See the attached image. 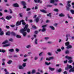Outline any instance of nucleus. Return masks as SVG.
<instances>
[{"label": "nucleus", "instance_id": "b1692460", "mask_svg": "<svg viewBox=\"0 0 74 74\" xmlns=\"http://www.w3.org/2000/svg\"><path fill=\"white\" fill-rule=\"evenodd\" d=\"M70 53V51L68 50H67L65 51L66 54H69Z\"/></svg>", "mask_w": 74, "mask_h": 74}, {"label": "nucleus", "instance_id": "8fccbe9b", "mask_svg": "<svg viewBox=\"0 0 74 74\" xmlns=\"http://www.w3.org/2000/svg\"><path fill=\"white\" fill-rule=\"evenodd\" d=\"M9 10L10 11V13L12 14V10H11V9H9Z\"/></svg>", "mask_w": 74, "mask_h": 74}, {"label": "nucleus", "instance_id": "72a5a7b5", "mask_svg": "<svg viewBox=\"0 0 74 74\" xmlns=\"http://www.w3.org/2000/svg\"><path fill=\"white\" fill-rule=\"evenodd\" d=\"M70 11H71V13H72V14H74V10H71Z\"/></svg>", "mask_w": 74, "mask_h": 74}, {"label": "nucleus", "instance_id": "ddd939ff", "mask_svg": "<svg viewBox=\"0 0 74 74\" xmlns=\"http://www.w3.org/2000/svg\"><path fill=\"white\" fill-rule=\"evenodd\" d=\"M6 34L8 36H10L11 32H10V31H8L6 33Z\"/></svg>", "mask_w": 74, "mask_h": 74}, {"label": "nucleus", "instance_id": "2eb2a0df", "mask_svg": "<svg viewBox=\"0 0 74 74\" xmlns=\"http://www.w3.org/2000/svg\"><path fill=\"white\" fill-rule=\"evenodd\" d=\"M35 21H36V23H38V21H39V18L37 17L35 19Z\"/></svg>", "mask_w": 74, "mask_h": 74}, {"label": "nucleus", "instance_id": "f704fd0d", "mask_svg": "<svg viewBox=\"0 0 74 74\" xmlns=\"http://www.w3.org/2000/svg\"><path fill=\"white\" fill-rule=\"evenodd\" d=\"M10 45L9 44H8V45H4L3 46V47H8Z\"/></svg>", "mask_w": 74, "mask_h": 74}, {"label": "nucleus", "instance_id": "13d9d810", "mask_svg": "<svg viewBox=\"0 0 74 74\" xmlns=\"http://www.w3.org/2000/svg\"><path fill=\"white\" fill-rule=\"evenodd\" d=\"M10 26L12 27H15V25H11Z\"/></svg>", "mask_w": 74, "mask_h": 74}, {"label": "nucleus", "instance_id": "49530a36", "mask_svg": "<svg viewBox=\"0 0 74 74\" xmlns=\"http://www.w3.org/2000/svg\"><path fill=\"white\" fill-rule=\"evenodd\" d=\"M69 63H71L72 62H73V60H70L68 61Z\"/></svg>", "mask_w": 74, "mask_h": 74}, {"label": "nucleus", "instance_id": "37998d69", "mask_svg": "<svg viewBox=\"0 0 74 74\" xmlns=\"http://www.w3.org/2000/svg\"><path fill=\"white\" fill-rule=\"evenodd\" d=\"M35 72L36 71L34 70H33L32 71V74H34V73H35Z\"/></svg>", "mask_w": 74, "mask_h": 74}, {"label": "nucleus", "instance_id": "c756f323", "mask_svg": "<svg viewBox=\"0 0 74 74\" xmlns=\"http://www.w3.org/2000/svg\"><path fill=\"white\" fill-rule=\"evenodd\" d=\"M68 36H70V35H66V41H68V40H69V38H68Z\"/></svg>", "mask_w": 74, "mask_h": 74}, {"label": "nucleus", "instance_id": "de8ad7c7", "mask_svg": "<svg viewBox=\"0 0 74 74\" xmlns=\"http://www.w3.org/2000/svg\"><path fill=\"white\" fill-rule=\"evenodd\" d=\"M47 7H52V5H47Z\"/></svg>", "mask_w": 74, "mask_h": 74}, {"label": "nucleus", "instance_id": "6ab92c4d", "mask_svg": "<svg viewBox=\"0 0 74 74\" xmlns=\"http://www.w3.org/2000/svg\"><path fill=\"white\" fill-rule=\"evenodd\" d=\"M4 71L5 72V74H9V72L7 71V70L6 69H4Z\"/></svg>", "mask_w": 74, "mask_h": 74}, {"label": "nucleus", "instance_id": "bf43d9fd", "mask_svg": "<svg viewBox=\"0 0 74 74\" xmlns=\"http://www.w3.org/2000/svg\"><path fill=\"white\" fill-rule=\"evenodd\" d=\"M30 45H28L26 46L27 48H30Z\"/></svg>", "mask_w": 74, "mask_h": 74}, {"label": "nucleus", "instance_id": "aec40b11", "mask_svg": "<svg viewBox=\"0 0 74 74\" xmlns=\"http://www.w3.org/2000/svg\"><path fill=\"white\" fill-rule=\"evenodd\" d=\"M51 14L52 13H49L48 14H47V16H49L50 17H51Z\"/></svg>", "mask_w": 74, "mask_h": 74}, {"label": "nucleus", "instance_id": "cd10ccee", "mask_svg": "<svg viewBox=\"0 0 74 74\" xmlns=\"http://www.w3.org/2000/svg\"><path fill=\"white\" fill-rule=\"evenodd\" d=\"M67 66L69 69H71V68H72V66H71V65H68Z\"/></svg>", "mask_w": 74, "mask_h": 74}, {"label": "nucleus", "instance_id": "052dcab7", "mask_svg": "<svg viewBox=\"0 0 74 74\" xmlns=\"http://www.w3.org/2000/svg\"><path fill=\"white\" fill-rule=\"evenodd\" d=\"M64 63H65L66 64L67 63V60H66L65 61H64Z\"/></svg>", "mask_w": 74, "mask_h": 74}, {"label": "nucleus", "instance_id": "f8f14e48", "mask_svg": "<svg viewBox=\"0 0 74 74\" xmlns=\"http://www.w3.org/2000/svg\"><path fill=\"white\" fill-rule=\"evenodd\" d=\"M40 11L42 12H43V13H47V12L44 10H40Z\"/></svg>", "mask_w": 74, "mask_h": 74}, {"label": "nucleus", "instance_id": "6e6552de", "mask_svg": "<svg viewBox=\"0 0 74 74\" xmlns=\"http://www.w3.org/2000/svg\"><path fill=\"white\" fill-rule=\"evenodd\" d=\"M41 0H34V1L35 3H41L42 1H40Z\"/></svg>", "mask_w": 74, "mask_h": 74}, {"label": "nucleus", "instance_id": "1a4fd4ad", "mask_svg": "<svg viewBox=\"0 0 74 74\" xmlns=\"http://www.w3.org/2000/svg\"><path fill=\"white\" fill-rule=\"evenodd\" d=\"M13 5L15 7H19V5L16 3L14 4Z\"/></svg>", "mask_w": 74, "mask_h": 74}, {"label": "nucleus", "instance_id": "a18cd8bd", "mask_svg": "<svg viewBox=\"0 0 74 74\" xmlns=\"http://www.w3.org/2000/svg\"><path fill=\"white\" fill-rule=\"evenodd\" d=\"M9 41H11V42H12L13 41V39L12 38H10L9 39Z\"/></svg>", "mask_w": 74, "mask_h": 74}, {"label": "nucleus", "instance_id": "7ed1b4c3", "mask_svg": "<svg viewBox=\"0 0 74 74\" xmlns=\"http://www.w3.org/2000/svg\"><path fill=\"white\" fill-rule=\"evenodd\" d=\"M54 59V57H49V58H47L46 60H48L49 61L50 60H53Z\"/></svg>", "mask_w": 74, "mask_h": 74}, {"label": "nucleus", "instance_id": "5fc2aeb1", "mask_svg": "<svg viewBox=\"0 0 74 74\" xmlns=\"http://www.w3.org/2000/svg\"><path fill=\"white\" fill-rule=\"evenodd\" d=\"M16 52H19V49H16Z\"/></svg>", "mask_w": 74, "mask_h": 74}, {"label": "nucleus", "instance_id": "423d86ee", "mask_svg": "<svg viewBox=\"0 0 74 74\" xmlns=\"http://www.w3.org/2000/svg\"><path fill=\"white\" fill-rule=\"evenodd\" d=\"M11 34L13 36H16V34L14 32H12L11 33Z\"/></svg>", "mask_w": 74, "mask_h": 74}, {"label": "nucleus", "instance_id": "6e6d98bb", "mask_svg": "<svg viewBox=\"0 0 74 74\" xmlns=\"http://www.w3.org/2000/svg\"><path fill=\"white\" fill-rule=\"evenodd\" d=\"M38 33V31H35L34 32L35 34H37Z\"/></svg>", "mask_w": 74, "mask_h": 74}, {"label": "nucleus", "instance_id": "c03bdc74", "mask_svg": "<svg viewBox=\"0 0 74 74\" xmlns=\"http://www.w3.org/2000/svg\"><path fill=\"white\" fill-rule=\"evenodd\" d=\"M26 63H23V67H25L26 66Z\"/></svg>", "mask_w": 74, "mask_h": 74}, {"label": "nucleus", "instance_id": "f03ea898", "mask_svg": "<svg viewBox=\"0 0 74 74\" xmlns=\"http://www.w3.org/2000/svg\"><path fill=\"white\" fill-rule=\"evenodd\" d=\"M21 3L24 6L23 7V8H26V3L24 1H22Z\"/></svg>", "mask_w": 74, "mask_h": 74}, {"label": "nucleus", "instance_id": "a211bd4d", "mask_svg": "<svg viewBox=\"0 0 74 74\" xmlns=\"http://www.w3.org/2000/svg\"><path fill=\"white\" fill-rule=\"evenodd\" d=\"M0 52H3V53H4V52H5V50L4 49H0Z\"/></svg>", "mask_w": 74, "mask_h": 74}, {"label": "nucleus", "instance_id": "0eeeda50", "mask_svg": "<svg viewBox=\"0 0 74 74\" xmlns=\"http://www.w3.org/2000/svg\"><path fill=\"white\" fill-rule=\"evenodd\" d=\"M65 58L68 59L69 60H71V59H72V58L71 57H69L67 56H65Z\"/></svg>", "mask_w": 74, "mask_h": 74}, {"label": "nucleus", "instance_id": "58836bf2", "mask_svg": "<svg viewBox=\"0 0 74 74\" xmlns=\"http://www.w3.org/2000/svg\"><path fill=\"white\" fill-rule=\"evenodd\" d=\"M35 43L36 44H37V39H35Z\"/></svg>", "mask_w": 74, "mask_h": 74}, {"label": "nucleus", "instance_id": "ea45409f", "mask_svg": "<svg viewBox=\"0 0 74 74\" xmlns=\"http://www.w3.org/2000/svg\"><path fill=\"white\" fill-rule=\"evenodd\" d=\"M53 11H56V12H58V11H59V10L57 9H54Z\"/></svg>", "mask_w": 74, "mask_h": 74}, {"label": "nucleus", "instance_id": "c9c22d12", "mask_svg": "<svg viewBox=\"0 0 74 74\" xmlns=\"http://www.w3.org/2000/svg\"><path fill=\"white\" fill-rule=\"evenodd\" d=\"M66 10H67V11H70V8H69V7L66 6Z\"/></svg>", "mask_w": 74, "mask_h": 74}, {"label": "nucleus", "instance_id": "2f4dec72", "mask_svg": "<svg viewBox=\"0 0 74 74\" xmlns=\"http://www.w3.org/2000/svg\"><path fill=\"white\" fill-rule=\"evenodd\" d=\"M45 64L46 65H47V66H48V65H49L50 64H51V62H49V63H48L47 62H45Z\"/></svg>", "mask_w": 74, "mask_h": 74}, {"label": "nucleus", "instance_id": "e433bc0d", "mask_svg": "<svg viewBox=\"0 0 74 74\" xmlns=\"http://www.w3.org/2000/svg\"><path fill=\"white\" fill-rule=\"evenodd\" d=\"M16 37L17 38H21V36H20L18 35H17L16 36Z\"/></svg>", "mask_w": 74, "mask_h": 74}, {"label": "nucleus", "instance_id": "69168bd1", "mask_svg": "<svg viewBox=\"0 0 74 74\" xmlns=\"http://www.w3.org/2000/svg\"><path fill=\"white\" fill-rule=\"evenodd\" d=\"M38 59V57H37L36 56L34 58L35 60H37Z\"/></svg>", "mask_w": 74, "mask_h": 74}, {"label": "nucleus", "instance_id": "338daca9", "mask_svg": "<svg viewBox=\"0 0 74 74\" xmlns=\"http://www.w3.org/2000/svg\"><path fill=\"white\" fill-rule=\"evenodd\" d=\"M6 27L7 29H9L10 28V27L6 25Z\"/></svg>", "mask_w": 74, "mask_h": 74}, {"label": "nucleus", "instance_id": "4468645a", "mask_svg": "<svg viewBox=\"0 0 74 74\" xmlns=\"http://www.w3.org/2000/svg\"><path fill=\"white\" fill-rule=\"evenodd\" d=\"M11 63H12V61L11 60H9L7 62V63L9 64H11Z\"/></svg>", "mask_w": 74, "mask_h": 74}, {"label": "nucleus", "instance_id": "0e129e2a", "mask_svg": "<svg viewBox=\"0 0 74 74\" xmlns=\"http://www.w3.org/2000/svg\"><path fill=\"white\" fill-rule=\"evenodd\" d=\"M54 25L55 26H56V27L57 26H58V23H55L54 24Z\"/></svg>", "mask_w": 74, "mask_h": 74}, {"label": "nucleus", "instance_id": "c85d7f7f", "mask_svg": "<svg viewBox=\"0 0 74 74\" xmlns=\"http://www.w3.org/2000/svg\"><path fill=\"white\" fill-rule=\"evenodd\" d=\"M62 71V68H60L58 70V71L59 73H60Z\"/></svg>", "mask_w": 74, "mask_h": 74}, {"label": "nucleus", "instance_id": "7c9ffc66", "mask_svg": "<svg viewBox=\"0 0 74 74\" xmlns=\"http://www.w3.org/2000/svg\"><path fill=\"white\" fill-rule=\"evenodd\" d=\"M3 34L4 32H3V31H1V32H0V35L1 36H3Z\"/></svg>", "mask_w": 74, "mask_h": 74}, {"label": "nucleus", "instance_id": "4d7b16f0", "mask_svg": "<svg viewBox=\"0 0 74 74\" xmlns=\"http://www.w3.org/2000/svg\"><path fill=\"white\" fill-rule=\"evenodd\" d=\"M57 51L58 52H60V51H61V49H59L57 50Z\"/></svg>", "mask_w": 74, "mask_h": 74}, {"label": "nucleus", "instance_id": "e2e57ef3", "mask_svg": "<svg viewBox=\"0 0 74 74\" xmlns=\"http://www.w3.org/2000/svg\"><path fill=\"white\" fill-rule=\"evenodd\" d=\"M45 40H48L49 39V37H45Z\"/></svg>", "mask_w": 74, "mask_h": 74}, {"label": "nucleus", "instance_id": "f3484780", "mask_svg": "<svg viewBox=\"0 0 74 74\" xmlns=\"http://www.w3.org/2000/svg\"><path fill=\"white\" fill-rule=\"evenodd\" d=\"M8 41L7 40H6L3 42L2 44H7V43H8Z\"/></svg>", "mask_w": 74, "mask_h": 74}, {"label": "nucleus", "instance_id": "412c9836", "mask_svg": "<svg viewBox=\"0 0 74 74\" xmlns=\"http://www.w3.org/2000/svg\"><path fill=\"white\" fill-rule=\"evenodd\" d=\"M70 44V42H67L65 43V45L66 46H68V45H69Z\"/></svg>", "mask_w": 74, "mask_h": 74}, {"label": "nucleus", "instance_id": "473e14b6", "mask_svg": "<svg viewBox=\"0 0 74 74\" xmlns=\"http://www.w3.org/2000/svg\"><path fill=\"white\" fill-rule=\"evenodd\" d=\"M49 69H50V70H51V71H53L55 70V69L51 67L49 68Z\"/></svg>", "mask_w": 74, "mask_h": 74}, {"label": "nucleus", "instance_id": "9b49d317", "mask_svg": "<svg viewBox=\"0 0 74 74\" xmlns=\"http://www.w3.org/2000/svg\"><path fill=\"white\" fill-rule=\"evenodd\" d=\"M59 16L60 17H63L64 16H65V15H64V14H63V13H61L59 14Z\"/></svg>", "mask_w": 74, "mask_h": 74}, {"label": "nucleus", "instance_id": "dca6fc26", "mask_svg": "<svg viewBox=\"0 0 74 74\" xmlns=\"http://www.w3.org/2000/svg\"><path fill=\"white\" fill-rule=\"evenodd\" d=\"M72 48V46L71 45H68L66 47L67 49H69V48Z\"/></svg>", "mask_w": 74, "mask_h": 74}, {"label": "nucleus", "instance_id": "3c124183", "mask_svg": "<svg viewBox=\"0 0 74 74\" xmlns=\"http://www.w3.org/2000/svg\"><path fill=\"white\" fill-rule=\"evenodd\" d=\"M0 19H2V20H3V22H4V21H5V19H4V18H3V17H2L1 18H0Z\"/></svg>", "mask_w": 74, "mask_h": 74}, {"label": "nucleus", "instance_id": "603ef678", "mask_svg": "<svg viewBox=\"0 0 74 74\" xmlns=\"http://www.w3.org/2000/svg\"><path fill=\"white\" fill-rule=\"evenodd\" d=\"M67 15V16H68V17L69 18H73V17H70L69 14H68Z\"/></svg>", "mask_w": 74, "mask_h": 74}, {"label": "nucleus", "instance_id": "20e7f679", "mask_svg": "<svg viewBox=\"0 0 74 74\" xmlns=\"http://www.w3.org/2000/svg\"><path fill=\"white\" fill-rule=\"evenodd\" d=\"M21 25V21H20V22L19 21H17L16 23V26H18Z\"/></svg>", "mask_w": 74, "mask_h": 74}, {"label": "nucleus", "instance_id": "4c0bfd02", "mask_svg": "<svg viewBox=\"0 0 74 74\" xmlns=\"http://www.w3.org/2000/svg\"><path fill=\"white\" fill-rule=\"evenodd\" d=\"M19 69H23V68L22 67V66H20L19 67Z\"/></svg>", "mask_w": 74, "mask_h": 74}, {"label": "nucleus", "instance_id": "a878e982", "mask_svg": "<svg viewBox=\"0 0 74 74\" xmlns=\"http://www.w3.org/2000/svg\"><path fill=\"white\" fill-rule=\"evenodd\" d=\"M55 3V0H51L50 3L53 4L54 3Z\"/></svg>", "mask_w": 74, "mask_h": 74}, {"label": "nucleus", "instance_id": "09e8293b", "mask_svg": "<svg viewBox=\"0 0 74 74\" xmlns=\"http://www.w3.org/2000/svg\"><path fill=\"white\" fill-rule=\"evenodd\" d=\"M31 10V9L30 8H27L26 10V11H30Z\"/></svg>", "mask_w": 74, "mask_h": 74}, {"label": "nucleus", "instance_id": "79ce46f5", "mask_svg": "<svg viewBox=\"0 0 74 74\" xmlns=\"http://www.w3.org/2000/svg\"><path fill=\"white\" fill-rule=\"evenodd\" d=\"M32 28H33V29H37V27L35 25H33L32 26Z\"/></svg>", "mask_w": 74, "mask_h": 74}, {"label": "nucleus", "instance_id": "9d476101", "mask_svg": "<svg viewBox=\"0 0 74 74\" xmlns=\"http://www.w3.org/2000/svg\"><path fill=\"white\" fill-rule=\"evenodd\" d=\"M22 22L23 25H26V23L25 22L24 20H22L21 21V23Z\"/></svg>", "mask_w": 74, "mask_h": 74}, {"label": "nucleus", "instance_id": "a19ab883", "mask_svg": "<svg viewBox=\"0 0 74 74\" xmlns=\"http://www.w3.org/2000/svg\"><path fill=\"white\" fill-rule=\"evenodd\" d=\"M19 15L20 16V17H22L23 16L22 15V13H20L19 14Z\"/></svg>", "mask_w": 74, "mask_h": 74}, {"label": "nucleus", "instance_id": "774afa93", "mask_svg": "<svg viewBox=\"0 0 74 74\" xmlns=\"http://www.w3.org/2000/svg\"><path fill=\"white\" fill-rule=\"evenodd\" d=\"M30 14H31V12L29 11V12H28V15H30Z\"/></svg>", "mask_w": 74, "mask_h": 74}, {"label": "nucleus", "instance_id": "5701e85b", "mask_svg": "<svg viewBox=\"0 0 74 74\" xmlns=\"http://www.w3.org/2000/svg\"><path fill=\"white\" fill-rule=\"evenodd\" d=\"M69 72H71V71H74V65L73 66V68H72L69 71Z\"/></svg>", "mask_w": 74, "mask_h": 74}, {"label": "nucleus", "instance_id": "864d4df0", "mask_svg": "<svg viewBox=\"0 0 74 74\" xmlns=\"http://www.w3.org/2000/svg\"><path fill=\"white\" fill-rule=\"evenodd\" d=\"M47 26V25H44L42 26V27H43V28H44V27H45Z\"/></svg>", "mask_w": 74, "mask_h": 74}, {"label": "nucleus", "instance_id": "4be33fe9", "mask_svg": "<svg viewBox=\"0 0 74 74\" xmlns=\"http://www.w3.org/2000/svg\"><path fill=\"white\" fill-rule=\"evenodd\" d=\"M9 52H14V50L13 49H9Z\"/></svg>", "mask_w": 74, "mask_h": 74}, {"label": "nucleus", "instance_id": "f257e3e1", "mask_svg": "<svg viewBox=\"0 0 74 74\" xmlns=\"http://www.w3.org/2000/svg\"><path fill=\"white\" fill-rule=\"evenodd\" d=\"M28 26V25H26L25 26L23 29H21L20 30V32L21 33H22L24 37H25L26 36L27 33L26 32H25L26 30L27 33H30V29L29 28L27 29Z\"/></svg>", "mask_w": 74, "mask_h": 74}, {"label": "nucleus", "instance_id": "393cba45", "mask_svg": "<svg viewBox=\"0 0 74 74\" xmlns=\"http://www.w3.org/2000/svg\"><path fill=\"white\" fill-rule=\"evenodd\" d=\"M49 27L51 28V30H55V28H54V27H53L52 26H50Z\"/></svg>", "mask_w": 74, "mask_h": 74}, {"label": "nucleus", "instance_id": "39448f33", "mask_svg": "<svg viewBox=\"0 0 74 74\" xmlns=\"http://www.w3.org/2000/svg\"><path fill=\"white\" fill-rule=\"evenodd\" d=\"M12 18V16L11 15H9V16H7L6 17V19H7V20H10V19H11Z\"/></svg>", "mask_w": 74, "mask_h": 74}, {"label": "nucleus", "instance_id": "bb28decb", "mask_svg": "<svg viewBox=\"0 0 74 74\" xmlns=\"http://www.w3.org/2000/svg\"><path fill=\"white\" fill-rule=\"evenodd\" d=\"M46 31V29H45V28H43L42 29V32H45V31Z\"/></svg>", "mask_w": 74, "mask_h": 74}, {"label": "nucleus", "instance_id": "680f3d73", "mask_svg": "<svg viewBox=\"0 0 74 74\" xmlns=\"http://www.w3.org/2000/svg\"><path fill=\"white\" fill-rule=\"evenodd\" d=\"M69 69V68H68V66H67V67L65 68V69L66 70H68Z\"/></svg>", "mask_w": 74, "mask_h": 74}]
</instances>
